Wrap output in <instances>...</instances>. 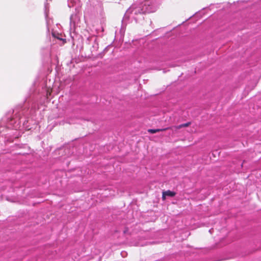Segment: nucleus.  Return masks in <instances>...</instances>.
<instances>
[{"label":"nucleus","mask_w":261,"mask_h":261,"mask_svg":"<svg viewBox=\"0 0 261 261\" xmlns=\"http://www.w3.org/2000/svg\"><path fill=\"white\" fill-rule=\"evenodd\" d=\"M38 108L35 102H32L31 107L28 109H15L13 110V114H7L3 118L2 122L6 124V127L8 128L17 129L20 126L21 123L25 125L28 122L29 116H33Z\"/></svg>","instance_id":"obj_1"},{"label":"nucleus","mask_w":261,"mask_h":261,"mask_svg":"<svg viewBox=\"0 0 261 261\" xmlns=\"http://www.w3.org/2000/svg\"><path fill=\"white\" fill-rule=\"evenodd\" d=\"M161 4L160 0H145L143 3L139 7L135 5L131 6L124 14V18L122 21V27L120 29V33L123 35L125 28L123 23L125 19L129 17V14H137V13H153L156 11Z\"/></svg>","instance_id":"obj_2"},{"label":"nucleus","mask_w":261,"mask_h":261,"mask_svg":"<svg viewBox=\"0 0 261 261\" xmlns=\"http://www.w3.org/2000/svg\"><path fill=\"white\" fill-rule=\"evenodd\" d=\"M68 6L69 8L75 7V13L71 14L70 17V30L74 32L80 23L82 4L80 0H68Z\"/></svg>","instance_id":"obj_3"},{"label":"nucleus","mask_w":261,"mask_h":261,"mask_svg":"<svg viewBox=\"0 0 261 261\" xmlns=\"http://www.w3.org/2000/svg\"><path fill=\"white\" fill-rule=\"evenodd\" d=\"M94 40V43L93 45V50H97V48H98V44L96 41V37L94 36H90L87 38V40L88 41H90L91 40Z\"/></svg>","instance_id":"obj_4"},{"label":"nucleus","mask_w":261,"mask_h":261,"mask_svg":"<svg viewBox=\"0 0 261 261\" xmlns=\"http://www.w3.org/2000/svg\"><path fill=\"white\" fill-rule=\"evenodd\" d=\"M175 195V193L170 190L164 191L163 192L162 198L163 199H165L166 196L173 197Z\"/></svg>","instance_id":"obj_5"},{"label":"nucleus","mask_w":261,"mask_h":261,"mask_svg":"<svg viewBox=\"0 0 261 261\" xmlns=\"http://www.w3.org/2000/svg\"><path fill=\"white\" fill-rule=\"evenodd\" d=\"M167 129V128H163V129H148V132H149L151 134H154V133H157V132H159L160 131L165 130Z\"/></svg>","instance_id":"obj_6"},{"label":"nucleus","mask_w":261,"mask_h":261,"mask_svg":"<svg viewBox=\"0 0 261 261\" xmlns=\"http://www.w3.org/2000/svg\"><path fill=\"white\" fill-rule=\"evenodd\" d=\"M190 124V122H188V123H184V124H181L179 125H178L177 128H180L181 127H187V126H188L189 125V124Z\"/></svg>","instance_id":"obj_7"},{"label":"nucleus","mask_w":261,"mask_h":261,"mask_svg":"<svg viewBox=\"0 0 261 261\" xmlns=\"http://www.w3.org/2000/svg\"><path fill=\"white\" fill-rule=\"evenodd\" d=\"M52 35L55 38H57L59 40H62V39L60 37V35L59 34H56L54 31L52 32Z\"/></svg>","instance_id":"obj_8"},{"label":"nucleus","mask_w":261,"mask_h":261,"mask_svg":"<svg viewBox=\"0 0 261 261\" xmlns=\"http://www.w3.org/2000/svg\"><path fill=\"white\" fill-rule=\"evenodd\" d=\"M45 15H47V5H45Z\"/></svg>","instance_id":"obj_9"},{"label":"nucleus","mask_w":261,"mask_h":261,"mask_svg":"<svg viewBox=\"0 0 261 261\" xmlns=\"http://www.w3.org/2000/svg\"><path fill=\"white\" fill-rule=\"evenodd\" d=\"M123 254H125V252H121V255L123 256Z\"/></svg>","instance_id":"obj_10"},{"label":"nucleus","mask_w":261,"mask_h":261,"mask_svg":"<svg viewBox=\"0 0 261 261\" xmlns=\"http://www.w3.org/2000/svg\"><path fill=\"white\" fill-rule=\"evenodd\" d=\"M209 232L211 233L212 232V229H210L209 230Z\"/></svg>","instance_id":"obj_11"},{"label":"nucleus","mask_w":261,"mask_h":261,"mask_svg":"<svg viewBox=\"0 0 261 261\" xmlns=\"http://www.w3.org/2000/svg\"><path fill=\"white\" fill-rule=\"evenodd\" d=\"M1 133H2V130H1V129H0V134H1Z\"/></svg>","instance_id":"obj_12"}]
</instances>
